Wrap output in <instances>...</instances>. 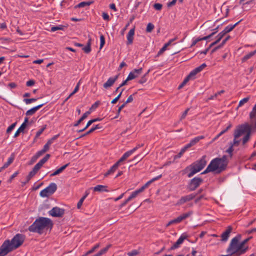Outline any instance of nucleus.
<instances>
[{
	"label": "nucleus",
	"instance_id": "28",
	"mask_svg": "<svg viewBox=\"0 0 256 256\" xmlns=\"http://www.w3.org/2000/svg\"><path fill=\"white\" fill-rule=\"evenodd\" d=\"M26 126H24V124H22L18 128V130H16V132H15L14 137L16 138L20 134V132H22L24 129L26 128Z\"/></svg>",
	"mask_w": 256,
	"mask_h": 256
},
{
	"label": "nucleus",
	"instance_id": "41",
	"mask_svg": "<svg viewBox=\"0 0 256 256\" xmlns=\"http://www.w3.org/2000/svg\"><path fill=\"white\" fill-rule=\"evenodd\" d=\"M142 191L140 188L132 192L130 196L132 198H136L140 193L142 192Z\"/></svg>",
	"mask_w": 256,
	"mask_h": 256
},
{
	"label": "nucleus",
	"instance_id": "20",
	"mask_svg": "<svg viewBox=\"0 0 256 256\" xmlns=\"http://www.w3.org/2000/svg\"><path fill=\"white\" fill-rule=\"evenodd\" d=\"M90 114V112L88 111L84 113L82 116L74 124V126H78L87 116Z\"/></svg>",
	"mask_w": 256,
	"mask_h": 256
},
{
	"label": "nucleus",
	"instance_id": "19",
	"mask_svg": "<svg viewBox=\"0 0 256 256\" xmlns=\"http://www.w3.org/2000/svg\"><path fill=\"white\" fill-rule=\"evenodd\" d=\"M241 21L240 20L239 22L236 23L234 24H230L226 26L225 28L222 30V32L224 33V34H226L227 33L231 32L238 24L240 23V22Z\"/></svg>",
	"mask_w": 256,
	"mask_h": 256
},
{
	"label": "nucleus",
	"instance_id": "42",
	"mask_svg": "<svg viewBox=\"0 0 256 256\" xmlns=\"http://www.w3.org/2000/svg\"><path fill=\"white\" fill-rule=\"evenodd\" d=\"M100 119L98 118L92 119V120H89L88 122V123H87V124H86V128H88L94 122H97V121H100Z\"/></svg>",
	"mask_w": 256,
	"mask_h": 256
},
{
	"label": "nucleus",
	"instance_id": "4",
	"mask_svg": "<svg viewBox=\"0 0 256 256\" xmlns=\"http://www.w3.org/2000/svg\"><path fill=\"white\" fill-rule=\"evenodd\" d=\"M24 239L25 236L24 234H18L12 238L11 242L10 240H6L1 246L6 248V252L8 251V253L20 246L23 244Z\"/></svg>",
	"mask_w": 256,
	"mask_h": 256
},
{
	"label": "nucleus",
	"instance_id": "15",
	"mask_svg": "<svg viewBox=\"0 0 256 256\" xmlns=\"http://www.w3.org/2000/svg\"><path fill=\"white\" fill-rule=\"evenodd\" d=\"M45 104H39L35 107L32 108L28 110L26 113V116H32L38 110H39L40 108H41Z\"/></svg>",
	"mask_w": 256,
	"mask_h": 256
},
{
	"label": "nucleus",
	"instance_id": "60",
	"mask_svg": "<svg viewBox=\"0 0 256 256\" xmlns=\"http://www.w3.org/2000/svg\"><path fill=\"white\" fill-rule=\"evenodd\" d=\"M162 4H160L156 3L154 4V8L156 10H160L162 8Z\"/></svg>",
	"mask_w": 256,
	"mask_h": 256
},
{
	"label": "nucleus",
	"instance_id": "38",
	"mask_svg": "<svg viewBox=\"0 0 256 256\" xmlns=\"http://www.w3.org/2000/svg\"><path fill=\"white\" fill-rule=\"evenodd\" d=\"M135 152V149H132L130 150H128L125 152L123 156L126 159L128 158L130 156H131L132 154H134Z\"/></svg>",
	"mask_w": 256,
	"mask_h": 256
},
{
	"label": "nucleus",
	"instance_id": "11",
	"mask_svg": "<svg viewBox=\"0 0 256 256\" xmlns=\"http://www.w3.org/2000/svg\"><path fill=\"white\" fill-rule=\"evenodd\" d=\"M187 238V236L184 234H182L178 240L171 246L170 250H174L178 248L180 246L183 242L184 240Z\"/></svg>",
	"mask_w": 256,
	"mask_h": 256
},
{
	"label": "nucleus",
	"instance_id": "49",
	"mask_svg": "<svg viewBox=\"0 0 256 256\" xmlns=\"http://www.w3.org/2000/svg\"><path fill=\"white\" fill-rule=\"evenodd\" d=\"M100 48L101 49L105 44V38L102 34H101L100 36Z\"/></svg>",
	"mask_w": 256,
	"mask_h": 256
},
{
	"label": "nucleus",
	"instance_id": "57",
	"mask_svg": "<svg viewBox=\"0 0 256 256\" xmlns=\"http://www.w3.org/2000/svg\"><path fill=\"white\" fill-rule=\"evenodd\" d=\"M206 66V64H202L200 66L196 68V70L198 72H201Z\"/></svg>",
	"mask_w": 256,
	"mask_h": 256
},
{
	"label": "nucleus",
	"instance_id": "22",
	"mask_svg": "<svg viewBox=\"0 0 256 256\" xmlns=\"http://www.w3.org/2000/svg\"><path fill=\"white\" fill-rule=\"evenodd\" d=\"M15 155L14 153L12 154L8 158V162H6L2 166V168H7L14 161Z\"/></svg>",
	"mask_w": 256,
	"mask_h": 256
},
{
	"label": "nucleus",
	"instance_id": "61",
	"mask_svg": "<svg viewBox=\"0 0 256 256\" xmlns=\"http://www.w3.org/2000/svg\"><path fill=\"white\" fill-rule=\"evenodd\" d=\"M234 151V148L232 146H230V148L226 150V152L230 154V157L231 158L232 156V152Z\"/></svg>",
	"mask_w": 256,
	"mask_h": 256
},
{
	"label": "nucleus",
	"instance_id": "43",
	"mask_svg": "<svg viewBox=\"0 0 256 256\" xmlns=\"http://www.w3.org/2000/svg\"><path fill=\"white\" fill-rule=\"evenodd\" d=\"M6 248L3 246L0 247V256H4L8 254V251L6 252Z\"/></svg>",
	"mask_w": 256,
	"mask_h": 256
},
{
	"label": "nucleus",
	"instance_id": "6",
	"mask_svg": "<svg viewBox=\"0 0 256 256\" xmlns=\"http://www.w3.org/2000/svg\"><path fill=\"white\" fill-rule=\"evenodd\" d=\"M206 156H203L200 160L187 166L183 170V172H186L188 170H190V172L188 174V178L192 177L195 174L200 172L206 166Z\"/></svg>",
	"mask_w": 256,
	"mask_h": 256
},
{
	"label": "nucleus",
	"instance_id": "10",
	"mask_svg": "<svg viewBox=\"0 0 256 256\" xmlns=\"http://www.w3.org/2000/svg\"><path fill=\"white\" fill-rule=\"evenodd\" d=\"M196 196V194H191L188 195H186L182 196L177 202V205H182L185 202H188L194 199Z\"/></svg>",
	"mask_w": 256,
	"mask_h": 256
},
{
	"label": "nucleus",
	"instance_id": "59",
	"mask_svg": "<svg viewBox=\"0 0 256 256\" xmlns=\"http://www.w3.org/2000/svg\"><path fill=\"white\" fill-rule=\"evenodd\" d=\"M138 254V252L137 250H133L130 252L128 253V256H134Z\"/></svg>",
	"mask_w": 256,
	"mask_h": 256
},
{
	"label": "nucleus",
	"instance_id": "47",
	"mask_svg": "<svg viewBox=\"0 0 256 256\" xmlns=\"http://www.w3.org/2000/svg\"><path fill=\"white\" fill-rule=\"evenodd\" d=\"M256 54V52H251L248 54L246 55L243 58H242V61L246 60H247L250 58L252 56H254Z\"/></svg>",
	"mask_w": 256,
	"mask_h": 256
},
{
	"label": "nucleus",
	"instance_id": "7",
	"mask_svg": "<svg viewBox=\"0 0 256 256\" xmlns=\"http://www.w3.org/2000/svg\"><path fill=\"white\" fill-rule=\"evenodd\" d=\"M57 189V186L54 182H52L46 188L40 192V196L42 197H48L50 195L53 194Z\"/></svg>",
	"mask_w": 256,
	"mask_h": 256
},
{
	"label": "nucleus",
	"instance_id": "2",
	"mask_svg": "<svg viewBox=\"0 0 256 256\" xmlns=\"http://www.w3.org/2000/svg\"><path fill=\"white\" fill-rule=\"evenodd\" d=\"M52 225L53 224L50 219L44 217H40L37 218L34 222L29 226L28 230L30 232L42 234L44 229L49 228L51 229L52 227Z\"/></svg>",
	"mask_w": 256,
	"mask_h": 256
},
{
	"label": "nucleus",
	"instance_id": "1",
	"mask_svg": "<svg viewBox=\"0 0 256 256\" xmlns=\"http://www.w3.org/2000/svg\"><path fill=\"white\" fill-rule=\"evenodd\" d=\"M228 164V160L226 156L224 155L220 158H216L211 160L206 168L202 174H206L210 172L220 174L226 169Z\"/></svg>",
	"mask_w": 256,
	"mask_h": 256
},
{
	"label": "nucleus",
	"instance_id": "26",
	"mask_svg": "<svg viewBox=\"0 0 256 256\" xmlns=\"http://www.w3.org/2000/svg\"><path fill=\"white\" fill-rule=\"evenodd\" d=\"M118 168V167L116 165L114 164L104 174V176H107L110 174H113Z\"/></svg>",
	"mask_w": 256,
	"mask_h": 256
},
{
	"label": "nucleus",
	"instance_id": "23",
	"mask_svg": "<svg viewBox=\"0 0 256 256\" xmlns=\"http://www.w3.org/2000/svg\"><path fill=\"white\" fill-rule=\"evenodd\" d=\"M102 128V126H100V124H97L95 126L92 128L86 133H85V134H83L81 136H80L79 137V138L85 136H87V135H88V134L93 132L96 130L100 129V128Z\"/></svg>",
	"mask_w": 256,
	"mask_h": 256
},
{
	"label": "nucleus",
	"instance_id": "21",
	"mask_svg": "<svg viewBox=\"0 0 256 256\" xmlns=\"http://www.w3.org/2000/svg\"><path fill=\"white\" fill-rule=\"evenodd\" d=\"M50 156V154H46L36 165L41 168L42 165L48 160Z\"/></svg>",
	"mask_w": 256,
	"mask_h": 256
},
{
	"label": "nucleus",
	"instance_id": "45",
	"mask_svg": "<svg viewBox=\"0 0 256 256\" xmlns=\"http://www.w3.org/2000/svg\"><path fill=\"white\" fill-rule=\"evenodd\" d=\"M52 144L51 142H49L48 140L46 144L44 146L43 148L42 149V150H44L45 152H47L50 146Z\"/></svg>",
	"mask_w": 256,
	"mask_h": 256
},
{
	"label": "nucleus",
	"instance_id": "34",
	"mask_svg": "<svg viewBox=\"0 0 256 256\" xmlns=\"http://www.w3.org/2000/svg\"><path fill=\"white\" fill-rule=\"evenodd\" d=\"M40 168H39L38 166L36 164L34 168H32V170L30 172V176H34L38 172Z\"/></svg>",
	"mask_w": 256,
	"mask_h": 256
},
{
	"label": "nucleus",
	"instance_id": "25",
	"mask_svg": "<svg viewBox=\"0 0 256 256\" xmlns=\"http://www.w3.org/2000/svg\"><path fill=\"white\" fill-rule=\"evenodd\" d=\"M90 45H91V39H89L88 42V43H87V45L82 48V50L86 54H88L91 51V48H90Z\"/></svg>",
	"mask_w": 256,
	"mask_h": 256
},
{
	"label": "nucleus",
	"instance_id": "30",
	"mask_svg": "<svg viewBox=\"0 0 256 256\" xmlns=\"http://www.w3.org/2000/svg\"><path fill=\"white\" fill-rule=\"evenodd\" d=\"M92 3V2H81L80 4H77L75 8H84V7H85V6H88Z\"/></svg>",
	"mask_w": 256,
	"mask_h": 256
},
{
	"label": "nucleus",
	"instance_id": "14",
	"mask_svg": "<svg viewBox=\"0 0 256 256\" xmlns=\"http://www.w3.org/2000/svg\"><path fill=\"white\" fill-rule=\"evenodd\" d=\"M232 230V228L230 226H229L228 227L227 229L225 232H224L222 234V240L224 242H226L230 234V233L231 232Z\"/></svg>",
	"mask_w": 256,
	"mask_h": 256
},
{
	"label": "nucleus",
	"instance_id": "48",
	"mask_svg": "<svg viewBox=\"0 0 256 256\" xmlns=\"http://www.w3.org/2000/svg\"><path fill=\"white\" fill-rule=\"evenodd\" d=\"M124 89H122L121 92H120V93L118 94V96H116V98H114L112 101V104H116L118 101V100H119V98H120V97L121 96H122V92L124 91Z\"/></svg>",
	"mask_w": 256,
	"mask_h": 256
},
{
	"label": "nucleus",
	"instance_id": "36",
	"mask_svg": "<svg viewBox=\"0 0 256 256\" xmlns=\"http://www.w3.org/2000/svg\"><path fill=\"white\" fill-rule=\"evenodd\" d=\"M204 138V136H198L197 137L194 138L192 140H191L192 142L195 145L196 144H197L200 140H202Z\"/></svg>",
	"mask_w": 256,
	"mask_h": 256
},
{
	"label": "nucleus",
	"instance_id": "51",
	"mask_svg": "<svg viewBox=\"0 0 256 256\" xmlns=\"http://www.w3.org/2000/svg\"><path fill=\"white\" fill-rule=\"evenodd\" d=\"M37 100V98H24V101L26 102V104H28L32 102H36Z\"/></svg>",
	"mask_w": 256,
	"mask_h": 256
},
{
	"label": "nucleus",
	"instance_id": "63",
	"mask_svg": "<svg viewBox=\"0 0 256 256\" xmlns=\"http://www.w3.org/2000/svg\"><path fill=\"white\" fill-rule=\"evenodd\" d=\"M126 158L122 156L121 158L116 162L114 164L118 167L120 166V164L126 160Z\"/></svg>",
	"mask_w": 256,
	"mask_h": 256
},
{
	"label": "nucleus",
	"instance_id": "29",
	"mask_svg": "<svg viewBox=\"0 0 256 256\" xmlns=\"http://www.w3.org/2000/svg\"><path fill=\"white\" fill-rule=\"evenodd\" d=\"M110 247L111 244L108 245L106 248L102 249L98 253H97L96 255L98 256H101L102 254H105Z\"/></svg>",
	"mask_w": 256,
	"mask_h": 256
},
{
	"label": "nucleus",
	"instance_id": "24",
	"mask_svg": "<svg viewBox=\"0 0 256 256\" xmlns=\"http://www.w3.org/2000/svg\"><path fill=\"white\" fill-rule=\"evenodd\" d=\"M232 126V124L230 123H229L228 126H226V128L222 130L220 133H219L214 139L213 141L216 140H217L220 136H221L222 134H224L225 132H226L229 129L231 128Z\"/></svg>",
	"mask_w": 256,
	"mask_h": 256
},
{
	"label": "nucleus",
	"instance_id": "17",
	"mask_svg": "<svg viewBox=\"0 0 256 256\" xmlns=\"http://www.w3.org/2000/svg\"><path fill=\"white\" fill-rule=\"evenodd\" d=\"M162 174H160L156 177H155L153 178H152L151 180L148 182L146 183L143 186H142L140 189L142 190V192H143L146 188H147L149 185L152 184V182H154L155 180H156L162 177Z\"/></svg>",
	"mask_w": 256,
	"mask_h": 256
},
{
	"label": "nucleus",
	"instance_id": "31",
	"mask_svg": "<svg viewBox=\"0 0 256 256\" xmlns=\"http://www.w3.org/2000/svg\"><path fill=\"white\" fill-rule=\"evenodd\" d=\"M192 214V212L190 211L188 212L182 214L180 216V217L182 221V220L186 219V218H188L189 216H190Z\"/></svg>",
	"mask_w": 256,
	"mask_h": 256
},
{
	"label": "nucleus",
	"instance_id": "27",
	"mask_svg": "<svg viewBox=\"0 0 256 256\" xmlns=\"http://www.w3.org/2000/svg\"><path fill=\"white\" fill-rule=\"evenodd\" d=\"M106 188V186H102V185H97L94 188V192H104L106 191V190L105 189Z\"/></svg>",
	"mask_w": 256,
	"mask_h": 256
},
{
	"label": "nucleus",
	"instance_id": "35",
	"mask_svg": "<svg viewBox=\"0 0 256 256\" xmlns=\"http://www.w3.org/2000/svg\"><path fill=\"white\" fill-rule=\"evenodd\" d=\"M46 128V125L44 126L42 128H41L39 130L36 132V135L35 136L34 140L38 138L40 135L45 130Z\"/></svg>",
	"mask_w": 256,
	"mask_h": 256
},
{
	"label": "nucleus",
	"instance_id": "64",
	"mask_svg": "<svg viewBox=\"0 0 256 256\" xmlns=\"http://www.w3.org/2000/svg\"><path fill=\"white\" fill-rule=\"evenodd\" d=\"M189 110H190L189 108H188L182 114V115L180 118V120H182L186 118Z\"/></svg>",
	"mask_w": 256,
	"mask_h": 256
},
{
	"label": "nucleus",
	"instance_id": "53",
	"mask_svg": "<svg viewBox=\"0 0 256 256\" xmlns=\"http://www.w3.org/2000/svg\"><path fill=\"white\" fill-rule=\"evenodd\" d=\"M150 70H148L147 73L145 74L144 76H142L141 78L139 80L138 83L142 84L146 82V76L149 72Z\"/></svg>",
	"mask_w": 256,
	"mask_h": 256
},
{
	"label": "nucleus",
	"instance_id": "40",
	"mask_svg": "<svg viewBox=\"0 0 256 256\" xmlns=\"http://www.w3.org/2000/svg\"><path fill=\"white\" fill-rule=\"evenodd\" d=\"M249 100L250 97L248 96L240 100L239 102L238 107L242 106L244 104L246 103Z\"/></svg>",
	"mask_w": 256,
	"mask_h": 256
},
{
	"label": "nucleus",
	"instance_id": "56",
	"mask_svg": "<svg viewBox=\"0 0 256 256\" xmlns=\"http://www.w3.org/2000/svg\"><path fill=\"white\" fill-rule=\"evenodd\" d=\"M224 35H225V34H224V33L222 32H222H220L216 36L217 39L216 40L217 41V42H220V40L222 39V38L224 36Z\"/></svg>",
	"mask_w": 256,
	"mask_h": 256
},
{
	"label": "nucleus",
	"instance_id": "33",
	"mask_svg": "<svg viewBox=\"0 0 256 256\" xmlns=\"http://www.w3.org/2000/svg\"><path fill=\"white\" fill-rule=\"evenodd\" d=\"M198 73V72L196 70V68H194V70H192L190 74L187 76V77L190 79H194V76Z\"/></svg>",
	"mask_w": 256,
	"mask_h": 256
},
{
	"label": "nucleus",
	"instance_id": "37",
	"mask_svg": "<svg viewBox=\"0 0 256 256\" xmlns=\"http://www.w3.org/2000/svg\"><path fill=\"white\" fill-rule=\"evenodd\" d=\"M204 138V136H198L197 137L194 138L192 140H191L192 142L195 145L196 144H197L200 140H202Z\"/></svg>",
	"mask_w": 256,
	"mask_h": 256
},
{
	"label": "nucleus",
	"instance_id": "46",
	"mask_svg": "<svg viewBox=\"0 0 256 256\" xmlns=\"http://www.w3.org/2000/svg\"><path fill=\"white\" fill-rule=\"evenodd\" d=\"M133 76H132L130 75V76H128L127 77L126 79L124 80L120 86H119V88H121L125 85L126 84H127V82L128 81V80H130L131 78H132Z\"/></svg>",
	"mask_w": 256,
	"mask_h": 256
},
{
	"label": "nucleus",
	"instance_id": "52",
	"mask_svg": "<svg viewBox=\"0 0 256 256\" xmlns=\"http://www.w3.org/2000/svg\"><path fill=\"white\" fill-rule=\"evenodd\" d=\"M190 80L186 76L182 83L178 86V89L182 88Z\"/></svg>",
	"mask_w": 256,
	"mask_h": 256
},
{
	"label": "nucleus",
	"instance_id": "32",
	"mask_svg": "<svg viewBox=\"0 0 256 256\" xmlns=\"http://www.w3.org/2000/svg\"><path fill=\"white\" fill-rule=\"evenodd\" d=\"M64 28V26L62 25H58V26H52L50 28L51 32H55L58 30H63Z\"/></svg>",
	"mask_w": 256,
	"mask_h": 256
},
{
	"label": "nucleus",
	"instance_id": "62",
	"mask_svg": "<svg viewBox=\"0 0 256 256\" xmlns=\"http://www.w3.org/2000/svg\"><path fill=\"white\" fill-rule=\"evenodd\" d=\"M126 158L122 156L121 158L116 162L114 164L118 167L120 166V164L126 160Z\"/></svg>",
	"mask_w": 256,
	"mask_h": 256
},
{
	"label": "nucleus",
	"instance_id": "3",
	"mask_svg": "<svg viewBox=\"0 0 256 256\" xmlns=\"http://www.w3.org/2000/svg\"><path fill=\"white\" fill-rule=\"evenodd\" d=\"M240 238V235H238L232 239L228 248L226 249L228 256L236 254L240 256L244 254L248 250V248H242L239 240Z\"/></svg>",
	"mask_w": 256,
	"mask_h": 256
},
{
	"label": "nucleus",
	"instance_id": "8",
	"mask_svg": "<svg viewBox=\"0 0 256 256\" xmlns=\"http://www.w3.org/2000/svg\"><path fill=\"white\" fill-rule=\"evenodd\" d=\"M202 182L203 180L202 178L195 177L190 180L187 188L189 191H194L196 190Z\"/></svg>",
	"mask_w": 256,
	"mask_h": 256
},
{
	"label": "nucleus",
	"instance_id": "12",
	"mask_svg": "<svg viewBox=\"0 0 256 256\" xmlns=\"http://www.w3.org/2000/svg\"><path fill=\"white\" fill-rule=\"evenodd\" d=\"M118 75H116L114 78H110L108 80L103 84L104 88H108L112 86L118 80Z\"/></svg>",
	"mask_w": 256,
	"mask_h": 256
},
{
	"label": "nucleus",
	"instance_id": "39",
	"mask_svg": "<svg viewBox=\"0 0 256 256\" xmlns=\"http://www.w3.org/2000/svg\"><path fill=\"white\" fill-rule=\"evenodd\" d=\"M256 116V104L254 106L252 111L250 114V117L251 119Z\"/></svg>",
	"mask_w": 256,
	"mask_h": 256
},
{
	"label": "nucleus",
	"instance_id": "13",
	"mask_svg": "<svg viewBox=\"0 0 256 256\" xmlns=\"http://www.w3.org/2000/svg\"><path fill=\"white\" fill-rule=\"evenodd\" d=\"M134 30H135V29H134V28L130 30L129 31V32H128V34L126 36V38H127L126 44L128 45L131 44L133 42L134 36Z\"/></svg>",
	"mask_w": 256,
	"mask_h": 256
},
{
	"label": "nucleus",
	"instance_id": "50",
	"mask_svg": "<svg viewBox=\"0 0 256 256\" xmlns=\"http://www.w3.org/2000/svg\"><path fill=\"white\" fill-rule=\"evenodd\" d=\"M238 138H236L235 136H234V140H233V142L232 143H230V145L232 146V147L234 146H238L239 145V144H240V140H238L237 139Z\"/></svg>",
	"mask_w": 256,
	"mask_h": 256
},
{
	"label": "nucleus",
	"instance_id": "9",
	"mask_svg": "<svg viewBox=\"0 0 256 256\" xmlns=\"http://www.w3.org/2000/svg\"><path fill=\"white\" fill-rule=\"evenodd\" d=\"M64 214V210L58 207L53 208L50 211L49 214L54 217H62Z\"/></svg>",
	"mask_w": 256,
	"mask_h": 256
},
{
	"label": "nucleus",
	"instance_id": "5",
	"mask_svg": "<svg viewBox=\"0 0 256 256\" xmlns=\"http://www.w3.org/2000/svg\"><path fill=\"white\" fill-rule=\"evenodd\" d=\"M252 126L248 122L239 125L234 130V136L236 138H240L242 134H246L242 140V144H246L250 139Z\"/></svg>",
	"mask_w": 256,
	"mask_h": 256
},
{
	"label": "nucleus",
	"instance_id": "44",
	"mask_svg": "<svg viewBox=\"0 0 256 256\" xmlns=\"http://www.w3.org/2000/svg\"><path fill=\"white\" fill-rule=\"evenodd\" d=\"M154 28V25L152 23H148L147 25L146 31L148 32H150Z\"/></svg>",
	"mask_w": 256,
	"mask_h": 256
},
{
	"label": "nucleus",
	"instance_id": "18",
	"mask_svg": "<svg viewBox=\"0 0 256 256\" xmlns=\"http://www.w3.org/2000/svg\"><path fill=\"white\" fill-rule=\"evenodd\" d=\"M142 68H140L138 69H134L132 72H130L128 76H133L132 78H131L130 80H132L138 77V75H140L142 72Z\"/></svg>",
	"mask_w": 256,
	"mask_h": 256
},
{
	"label": "nucleus",
	"instance_id": "54",
	"mask_svg": "<svg viewBox=\"0 0 256 256\" xmlns=\"http://www.w3.org/2000/svg\"><path fill=\"white\" fill-rule=\"evenodd\" d=\"M16 122H14L11 124L10 126L8 127V128L6 130V133L8 134L10 133L16 126Z\"/></svg>",
	"mask_w": 256,
	"mask_h": 256
},
{
	"label": "nucleus",
	"instance_id": "58",
	"mask_svg": "<svg viewBox=\"0 0 256 256\" xmlns=\"http://www.w3.org/2000/svg\"><path fill=\"white\" fill-rule=\"evenodd\" d=\"M136 93L134 94H132L128 96L127 100L124 102V104H126L128 103L131 102L133 101L134 98L133 96Z\"/></svg>",
	"mask_w": 256,
	"mask_h": 256
},
{
	"label": "nucleus",
	"instance_id": "16",
	"mask_svg": "<svg viewBox=\"0 0 256 256\" xmlns=\"http://www.w3.org/2000/svg\"><path fill=\"white\" fill-rule=\"evenodd\" d=\"M214 34H215V32H212L210 35L206 36H204L203 38H196L195 40H193L190 46L191 47L194 46H195L197 42H200V40H208V38H211L212 36H214Z\"/></svg>",
	"mask_w": 256,
	"mask_h": 256
},
{
	"label": "nucleus",
	"instance_id": "55",
	"mask_svg": "<svg viewBox=\"0 0 256 256\" xmlns=\"http://www.w3.org/2000/svg\"><path fill=\"white\" fill-rule=\"evenodd\" d=\"M100 246L99 244H97L96 246H94L91 250L88 251L86 252V254H90L92 253L96 248H98Z\"/></svg>",
	"mask_w": 256,
	"mask_h": 256
}]
</instances>
